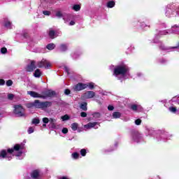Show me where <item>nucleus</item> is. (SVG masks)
Segmentation results:
<instances>
[{"instance_id":"obj_18","label":"nucleus","mask_w":179,"mask_h":179,"mask_svg":"<svg viewBox=\"0 0 179 179\" xmlns=\"http://www.w3.org/2000/svg\"><path fill=\"white\" fill-rule=\"evenodd\" d=\"M46 48L47 50H49L50 51H51L55 48V44L53 43H49L46 45Z\"/></svg>"},{"instance_id":"obj_2","label":"nucleus","mask_w":179,"mask_h":179,"mask_svg":"<svg viewBox=\"0 0 179 179\" xmlns=\"http://www.w3.org/2000/svg\"><path fill=\"white\" fill-rule=\"evenodd\" d=\"M25 106L27 108H33L34 107L35 108L45 110V108L52 106V102L49 101H40V100L36 99L34 102L26 103Z\"/></svg>"},{"instance_id":"obj_40","label":"nucleus","mask_w":179,"mask_h":179,"mask_svg":"<svg viewBox=\"0 0 179 179\" xmlns=\"http://www.w3.org/2000/svg\"><path fill=\"white\" fill-rule=\"evenodd\" d=\"M71 93V90L69 89H66L64 90V94H66V96L69 95V94Z\"/></svg>"},{"instance_id":"obj_10","label":"nucleus","mask_w":179,"mask_h":179,"mask_svg":"<svg viewBox=\"0 0 179 179\" xmlns=\"http://www.w3.org/2000/svg\"><path fill=\"white\" fill-rule=\"evenodd\" d=\"M97 124H99L97 122H89L88 124L84 125V128H85V129H91V128H94V126L97 125Z\"/></svg>"},{"instance_id":"obj_12","label":"nucleus","mask_w":179,"mask_h":179,"mask_svg":"<svg viewBox=\"0 0 179 179\" xmlns=\"http://www.w3.org/2000/svg\"><path fill=\"white\" fill-rule=\"evenodd\" d=\"M133 140L135 141H138L141 138V134L138 131H134L132 133Z\"/></svg>"},{"instance_id":"obj_32","label":"nucleus","mask_w":179,"mask_h":179,"mask_svg":"<svg viewBox=\"0 0 179 179\" xmlns=\"http://www.w3.org/2000/svg\"><path fill=\"white\" fill-rule=\"evenodd\" d=\"M6 86H12V85H13V81H12V80H8L6 81Z\"/></svg>"},{"instance_id":"obj_31","label":"nucleus","mask_w":179,"mask_h":179,"mask_svg":"<svg viewBox=\"0 0 179 179\" xmlns=\"http://www.w3.org/2000/svg\"><path fill=\"white\" fill-rule=\"evenodd\" d=\"M93 117L94 118H100V117H101V115L100 114V113H95L93 114Z\"/></svg>"},{"instance_id":"obj_15","label":"nucleus","mask_w":179,"mask_h":179,"mask_svg":"<svg viewBox=\"0 0 179 179\" xmlns=\"http://www.w3.org/2000/svg\"><path fill=\"white\" fill-rule=\"evenodd\" d=\"M60 51H62V52H65V51H66L68 50V45L65 43H62L60 45Z\"/></svg>"},{"instance_id":"obj_17","label":"nucleus","mask_w":179,"mask_h":179,"mask_svg":"<svg viewBox=\"0 0 179 179\" xmlns=\"http://www.w3.org/2000/svg\"><path fill=\"white\" fill-rule=\"evenodd\" d=\"M80 108L83 110V111H87V103L86 102H83L80 105Z\"/></svg>"},{"instance_id":"obj_52","label":"nucleus","mask_w":179,"mask_h":179,"mask_svg":"<svg viewBox=\"0 0 179 179\" xmlns=\"http://www.w3.org/2000/svg\"><path fill=\"white\" fill-rule=\"evenodd\" d=\"M174 28L179 29V26L177 24H175L174 26L172 27V29H174Z\"/></svg>"},{"instance_id":"obj_30","label":"nucleus","mask_w":179,"mask_h":179,"mask_svg":"<svg viewBox=\"0 0 179 179\" xmlns=\"http://www.w3.org/2000/svg\"><path fill=\"white\" fill-rule=\"evenodd\" d=\"M32 124H40V119H38V118H34L32 120Z\"/></svg>"},{"instance_id":"obj_4","label":"nucleus","mask_w":179,"mask_h":179,"mask_svg":"<svg viewBox=\"0 0 179 179\" xmlns=\"http://www.w3.org/2000/svg\"><path fill=\"white\" fill-rule=\"evenodd\" d=\"M14 108V114L17 115V117H24V108H23L22 105H15Z\"/></svg>"},{"instance_id":"obj_38","label":"nucleus","mask_w":179,"mask_h":179,"mask_svg":"<svg viewBox=\"0 0 179 179\" xmlns=\"http://www.w3.org/2000/svg\"><path fill=\"white\" fill-rule=\"evenodd\" d=\"M33 132H34V129L32 127H29L28 134H33Z\"/></svg>"},{"instance_id":"obj_54","label":"nucleus","mask_w":179,"mask_h":179,"mask_svg":"<svg viewBox=\"0 0 179 179\" xmlns=\"http://www.w3.org/2000/svg\"><path fill=\"white\" fill-rule=\"evenodd\" d=\"M174 48H178V47L175 46V47H172V48H171L172 50H174Z\"/></svg>"},{"instance_id":"obj_7","label":"nucleus","mask_w":179,"mask_h":179,"mask_svg":"<svg viewBox=\"0 0 179 179\" xmlns=\"http://www.w3.org/2000/svg\"><path fill=\"white\" fill-rule=\"evenodd\" d=\"M85 89H87V84L83 83H79L73 87V90H75V92H80L85 90Z\"/></svg>"},{"instance_id":"obj_42","label":"nucleus","mask_w":179,"mask_h":179,"mask_svg":"<svg viewBox=\"0 0 179 179\" xmlns=\"http://www.w3.org/2000/svg\"><path fill=\"white\" fill-rule=\"evenodd\" d=\"M169 32L166 31H160L159 32V36H166V34H167Z\"/></svg>"},{"instance_id":"obj_27","label":"nucleus","mask_w":179,"mask_h":179,"mask_svg":"<svg viewBox=\"0 0 179 179\" xmlns=\"http://www.w3.org/2000/svg\"><path fill=\"white\" fill-rule=\"evenodd\" d=\"M71 117H69V115H64L62 116V121H68V120H70Z\"/></svg>"},{"instance_id":"obj_41","label":"nucleus","mask_w":179,"mask_h":179,"mask_svg":"<svg viewBox=\"0 0 179 179\" xmlns=\"http://www.w3.org/2000/svg\"><path fill=\"white\" fill-rule=\"evenodd\" d=\"M11 23L10 22V21H7L5 22L4 26L5 27H9L10 26Z\"/></svg>"},{"instance_id":"obj_39","label":"nucleus","mask_w":179,"mask_h":179,"mask_svg":"<svg viewBox=\"0 0 179 179\" xmlns=\"http://www.w3.org/2000/svg\"><path fill=\"white\" fill-rule=\"evenodd\" d=\"M13 97H15V95H13V94H8V100H13Z\"/></svg>"},{"instance_id":"obj_11","label":"nucleus","mask_w":179,"mask_h":179,"mask_svg":"<svg viewBox=\"0 0 179 179\" xmlns=\"http://www.w3.org/2000/svg\"><path fill=\"white\" fill-rule=\"evenodd\" d=\"M39 176H40V173L38 172V170H34L31 173V178L37 179V178H38Z\"/></svg>"},{"instance_id":"obj_33","label":"nucleus","mask_w":179,"mask_h":179,"mask_svg":"<svg viewBox=\"0 0 179 179\" xmlns=\"http://www.w3.org/2000/svg\"><path fill=\"white\" fill-rule=\"evenodd\" d=\"M1 54H6V52H8V49L6 48H1Z\"/></svg>"},{"instance_id":"obj_21","label":"nucleus","mask_w":179,"mask_h":179,"mask_svg":"<svg viewBox=\"0 0 179 179\" xmlns=\"http://www.w3.org/2000/svg\"><path fill=\"white\" fill-rule=\"evenodd\" d=\"M49 122H50V124H52V128H55L56 125H55V122H57V120L53 118H50L49 119Z\"/></svg>"},{"instance_id":"obj_8","label":"nucleus","mask_w":179,"mask_h":179,"mask_svg":"<svg viewBox=\"0 0 179 179\" xmlns=\"http://www.w3.org/2000/svg\"><path fill=\"white\" fill-rule=\"evenodd\" d=\"M37 66H36V61L32 60L30 63V64H28L26 67L27 72H33L34 69H36Z\"/></svg>"},{"instance_id":"obj_20","label":"nucleus","mask_w":179,"mask_h":179,"mask_svg":"<svg viewBox=\"0 0 179 179\" xmlns=\"http://www.w3.org/2000/svg\"><path fill=\"white\" fill-rule=\"evenodd\" d=\"M79 127V124L77 122H74L71 124V129L73 131H78V127Z\"/></svg>"},{"instance_id":"obj_3","label":"nucleus","mask_w":179,"mask_h":179,"mask_svg":"<svg viewBox=\"0 0 179 179\" xmlns=\"http://www.w3.org/2000/svg\"><path fill=\"white\" fill-rule=\"evenodd\" d=\"M129 72V67L127 64L117 65L113 69V75L115 76H125Z\"/></svg>"},{"instance_id":"obj_57","label":"nucleus","mask_w":179,"mask_h":179,"mask_svg":"<svg viewBox=\"0 0 179 179\" xmlns=\"http://www.w3.org/2000/svg\"><path fill=\"white\" fill-rule=\"evenodd\" d=\"M78 132H80V130H78Z\"/></svg>"},{"instance_id":"obj_55","label":"nucleus","mask_w":179,"mask_h":179,"mask_svg":"<svg viewBox=\"0 0 179 179\" xmlns=\"http://www.w3.org/2000/svg\"><path fill=\"white\" fill-rule=\"evenodd\" d=\"M47 123H45V124H43V127H47V124H46Z\"/></svg>"},{"instance_id":"obj_14","label":"nucleus","mask_w":179,"mask_h":179,"mask_svg":"<svg viewBox=\"0 0 179 179\" xmlns=\"http://www.w3.org/2000/svg\"><path fill=\"white\" fill-rule=\"evenodd\" d=\"M6 156H8L6 150H1L0 152V159H6Z\"/></svg>"},{"instance_id":"obj_16","label":"nucleus","mask_w":179,"mask_h":179,"mask_svg":"<svg viewBox=\"0 0 179 179\" xmlns=\"http://www.w3.org/2000/svg\"><path fill=\"white\" fill-rule=\"evenodd\" d=\"M34 76L35 78H40V76H41V71L40 70V69H37L36 70H35L34 73Z\"/></svg>"},{"instance_id":"obj_1","label":"nucleus","mask_w":179,"mask_h":179,"mask_svg":"<svg viewBox=\"0 0 179 179\" xmlns=\"http://www.w3.org/2000/svg\"><path fill=\"white\" fill-rule=\"evenodd\" d=\"M27 94H29V96L34 97V99H43V100H45L46 99H52L53 97H55L57 96V92L52 90H47L41 92V94L34 91H28Z\"/></svg>"},{"instance_id":"obj_43","label":"nucleus","mask_w":179,"mask_h":179,"mask_svg":"<svg viewBox=\"0 0 179 179\" xmlns=\"http://www.w3.org/2000/svg\"><path fill=\"white\" fill-rule=\"evenodd\" d=\"M62 134H67L68 133V128L64 127L62 130Z\"/></svg>"},{"instance_id":"obj_22","label":"nucleus","mask_w":179,"mask_h":179,"mask_svg":"<svg viewBox=\"0 0 179 179\" xmlns=\"http://www.w3.org/2000/svg\"><path fill=\"white\" fill-rule=\"evenodd\" d=\"M73 10H75V12H79L80 10V5L76 4L73 6Z\"/></svg>"},{"instance_id":"obj_46","label":"nucleus","mask_w":179,"mask_h":179,"mask_svg":"<svg viewBox=\"0 0 179 179\" xmlns=\"http://www.w3.org/2000/svg\"><path fill=\"white\" fill-rule=\"evenodd\" d=\"M108 110L109 111H113V110H114V106H111V105H109V106H108Z\"/></svg>"},{"instance_id":"obj_9","label":"nucleus","mask_w":179,"mask_h":179,"mask_svg":"<svg viewBox=\"0 0 179 179\" xmlns=\"http://www.w3.org/2000/svg\"><path fill=\"white\" fill-rule=\"evenodd\" d=\"M96 96V93L93 91H87L83 94L84 99H93Z\"/></svg>"},{"instance_id":"obj_28","label":"nucleus","mask_w":179,"mask_h":179,"mask_svg":"<svg viewBox=\"0 0 179 179\" xmlns=\"http://www.w3.org/2000/svg\"><path fill=\"white\" fill-rule=\"evenodd\" d=\"M80 153L81 156L85 157V156H86V154L87 152H86V149L83 148V149L80 150Z\"/></svg>"},{"instance_id":"obj_19","label":"nucleus","mask_w":179,"mask_h":179,"mask_svg":"<svg viewBox=\"0 0 179 179\" xmlns=\"http://www.w3.org/2000/svg\"><path fill=\"white\" fill-rule=\"evenodd\" d=\"M115 6V1H109L107 3V8H114Z\"/></svg>"},{"instance_id":"obj_47","label":"nucleus","mask_w":179,"mask_h":179,"mask_svg":"<svg viewBox=\"0 0 179 179\" xmlns=\"http://www.w3.org/2000/svg\"><path fill=\"white\" fill-rule=\"evenodd\" d=\"M22 36L24 38H29V34L27 32H24Z\"/></svg>"},{"instance_id":"obj_37","label":"nucleus","mask_w":179,"mask_h":179,"mask_svg":"<svg viewBox=\"0 0 179 179\" xmlns=\"http://www.w3.org/2000/svg\"><path fill=\"white\" fill-rule=\"evenodd\" d=\"M80 117H82L83 118H86V117H87V113H86V112H81Z\"/></svg>"},{"instance_id":"obj_48","label":"nucleus","mask_w":179,"mask_h":179,"mask_svg":"<svg viewBox=\"0 0 179 179\" xmlns=\"http://www.w3.org/2000/svg\"><path fill=\"white\" fill-rule=\"evenodd\" d=\"M5 85V80L0 79V86H3Z\"/></svg>"},{"instance_id":"obj_6","label":"nucleus","mask_w":179,"mask_h":179,"mask_svg":"<svg viewBox=\"0 0 179 179\" xmlns=\"http://www.w3.org/2000/svg\"><path fill=\"white\" fill-rule=\"evenodd\" d=\"M37 66L38 68H45V69H48V68H51V63L47 60L43 59L41 62H38Z\"/></svg>"},{"instance_id":"obj_35","label":"nucleus","mask_w":179,"mask_h":179,"mask_svg":"<svg viewBox=\"0 0 179 179\" xmlns=\"http://www.w3.org/2000/svg\"><path fill=\"white\" fill-rule=\"evenodd\" d=\"M43 122L44 124H48V122H50V119H48V117H43Z\"/></svg>"},{"instance_id":"obj_34","label":"nucleus","mask_w":179,"mask_h":179,"mask_svg":"<svg viewBox=\"0 0 179 179\" xmlns=\"http://www.w3.org/2000/svg\"><path fill=\"white\" fill-rule=\"evenodd\" d=\"M43 13L45 16H50L51 15V12L48 10H44L43 11Z\"/></svg>"},{"instance_id":"obj_13","label":"nucleus","mask_w":179,"mask_h":179,"mask_svg":"<svg viewBox=\"0 0 179 179\" xmlns=\"http://www.w3.org/2000/svg\"><path fill=\"white\" fill-rule=\"evenodd\" d=\"M48 36L50 38H51L52 40H54V38H55V37L57 36V34H55V31L54 30H50L48 33Z\"/></svg>"},{"instance_id":"obj_45","label":"nucleus","mask_w":179,"mask_h":179,"mask_svg":"<svg viewBox=\"0 0 179 179\" xmlns=\"http://www.w3.org/2000/svg\"><path fill=\"white\" fill-rule=\"evenodd\" d=\"M56 16L57 17H62V13H61V11H58L57 13H56Z\"/></svg>"},{"instance_id":"obj_51","label":"nucleus","mask_w":179,"mask_h":179,"mask_svg":"<svg viewBox=\"0 0 179 179\" xmlns=\"http://www.w3.org/2000/svg\"><path fill=\"white\" fill-rule=\"evenodd\" d=\"M166 62V61L165 59H162L160 60V63H161V64H165Z\"/></svg>"},{"instance_id":"obj_29","label":"nucleus","mask_w":179,"mask_h":179,"mask_svg":"<svg viewBox=\"0 0 179 179\" xmlns=\"http://www.w3.org/2000/svg\"><path fill=\"white\" fill-rule=\"evenodd\" d=\"M131 110H132L133 111H137L138 110V105H136V104L131 105Z\"/></svg>"},{"instance_id":"obj_44","label":"nucleus","mask_w":179,"mask_h":179,"mask_svg":"<svg viewBox=\"0 0 179 179\" xmlns=\"http://www.w3.org/2000/svg\"><path fill=\"white\" fill-rule=\"evenodd\" d=\"M160 50H162L163 51H166V50H167V48H166V46L161 45L159 46Z\"/></svg>"},{"instance_id":"obj_50","label":"nucleus","mask_w":179,"mask_h":179,"mask_svg":"<svg viewBox=\"0 0 179 179\" xmlns=\"http://www.w3.org/2000/svg\"><path fill=\"white\" fill-rule=\"evenodd\" d=\"M74 24H75V21H73V20H71V21L70 22V23H69V25H70V26H74Z\"/></svg>"},{"instance_id":"obj_56","label":"nucleus","mask_w":179,"mask_h":179,"mask_svg":"<svg viewBox=\"0 0 179 179\" xmlns=\"http://www.w3.org/2000/svg\"><path fill=\"white\" fill-rule=\"evenodd\" d=\"M22 153H23V152H20V155H22Z\"/></svg>"},{"instance_id":"obj_49","label":"nucleus","mask_w":179,"mask_h":179,"mask_svg":"<svg viewBox=\"0 0 179 179\" xmlns=\"http://www.w3.org/2000/svg\"><path fill=\"white\" fill-rule=\"evenodd\" d=\"M64 70L66 72L67 75H69V68L65 66Z\"/></svg>"},{"instance_id":"obj_36","label":"nucleus","mask_w":179,"mask_h":179,"mask_svg":"<svg viewBox=\"0 0 179 179\" xmlns=\"http://www.w3.org/2000/svg\"><path fill=\"white\" fill-rule=\"evenodd\" d=\"M136 125H141L142 124V120L141 119H137L135 120Z\"/></svg>"},{"instance_id":"obj_5","label":"nucleus","mask_w":179,"mask_h":179,"mask_svg":"<svg viewBox=\"0 0 179 179\" xmlns=\"http://www.w3.org/2000/svg\"><path fill=\"white\" fill-rule=\"evenodd\" d=\"M23 149H24V144H15L13 148L7 149V153L12 155L13 152H19V150H23Z\"/></svg>"},{"instance_id":"obj_23","label":"nucleus","mask_w":179,"mask_h":179,"mask_svg":"<svg viewBox=\"0 0 179 179\" xmlns=\"http://www.w3.org/2000/svg\"><path fill=\"white\" fill-rule=\"evenodd\" d=\"M113 118H120L121 117V113L120 112H114L113 113Z\"/></svg>"},{"instance_id":"obj_53","label":"nucleus","mask_w":179,"mask_h":179,"mask_svg":"<svg viewBox=\"0 0 179 179\" xmlns=\"http://www.w3.org/2000/svg\"><path fill=\"white\" fill-rule=\"evenodd\" d=\"M60 179H69V178H68V177L66 176H62V178H60Z\"/></svg>"},{"instance_id":"obj_25","label":"nucleus","mask_w":179,"mask_h":179,"mask_svg":"<svg viewBox=\"0 0 179 179\" xmlns=\"http://www.w3.org/2000/svg\"><path fill=\"white\" fill-rule=\"evenodd\" d=\"M71 157H73V159H75V160L79 159V153L78 152H73L71 154Z\"/></svg>"},{"instance_id":"obj_26","label":"nucleus","mask_w":179,"mask_h":179,"mask_svg":"<svg viewBox=\"0 0 179 179\" xmlns=\"http://www.w3.org/2000/svg\"><path fill=\"white\" fill-rule=\"evenodd\" d=\"M169 111H171V113H173V114H176V113H177V108L171 106L169 107Z\"/></svg>"},{"instance_id":"obj_24","label":"nucleus","mask_w":179,"mask_h":179,"mask_svg":"<svg viewBox=\"0 0 179 179\" xmlns=\"http://www.w3.org/2000/svg\"><path fill=\"white\" fill-rule=\"evenodd\" d=\"M87 85L90 90H93V89H94V83H87Z\"/></svg>"}]
</instances>
